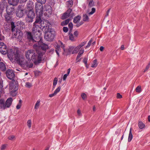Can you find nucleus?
Masks as SVG:
<instances>
[{"mask_svg":"<svg viewBox=\"0 0 150 150\" xmlns=\"http://www.w3.org/2000/svg\"><path fill=\"white\" fill-rule=\"evenodd\" d=\"M68 75L67 74H65L64 76H63V80L64 81L67 78V77L68 76Z\"/></svg>","mask_w":150,"mask_h":150,"instance_id":"53","label":"nucleus"},{"mask_svg":"<svg viewBox=\"0 0 150 150\" xmlns=\"http://www.w3.org/2000/svg\"><path fill=\"white\" fill-rule=\"evenodd\" d=\"M96 11V8H91V11L88 13V15H91L93 14Z\"/></svg>","mask_w":150,"mask_h":150,"instance_id":"34","label":"nucleus"},{"mask_svg":"<svg viewBox=\"0 0 150 150\" xmlns=\"http://www.w3.org/2000/svg\"><path fill=\"white\" fill-rule=\"evenodd\" d=\"M8 139L9 140H15L16 139V137L14 135H11L8 137Z\"/></svg>","mask_w":150,"mask_h":150,"instance_id":"39","label":"nucleus"},{"mask_svg":"<svg viewBox=\"0 0 150 150\" xmlns=\"http://www.w3.org/2000/svg\"><path fill=\"white\" fill-rule=\"evenodd\" d=\"M81 96L82 99L83 100L86 99L87 97L86 94L84 93H83L81 94Z\"/></svg>","mask_w":150,"mask_h":150,"instance_id":"40","label":"nucleus"},{"mask_svg":"<svg viewBox=\"0 0 150 150\" xmlns=\"http://www.w3.org/2000/svg\"><path fill=\"white\" fill-rule=\"evenodd\" d=\"M132 128H130V129L129 133L128 136V141L130 142L132 140L133 138V135L132 133Z\"/></svg>","mask_w":150,"mask_h":150,"instance_id":"22","label":"nucleus"},{"mask_svg":"<svg viewBox=\"0 0 150 150\" xmlns=\"http://www.w3.org/2000/svg\"><path fill=\"white\" fill-rule=\"evenodd\" d=\"M138 126L139 128L140 129H144L145 127V124L142 121L139 122Z\"/></svg>","mask_w":150,"mask_h":150,"instance_id":"19","label":"nucleus"},{"mask_svg":"<svg viewBox=\"0 0 150 150\" xmlns=\"http://www.w3.org/2000/svg\"><path fill=\"white\" fill-rule=\"evenodd\" d=\"M148 120L149 122H150V116H149L148 117Z\"/></svg>","mask_w":150,"mask_h":150,"instance_id":"64","label":"nucleus"},{"mask_svg":"<svg viewBox=\"0 0 150 150\" xmlns=\"http://www.w3.org/2000/svg\"><path fill=\"white\" fill-rule=\"evenodd\" d=\"M81 17L80 16H78L75 17L74 20V22L75 23H76L79 22V20H80Z\"/></svg>","mask_w":150,"mask_h":150,"instance_id":"26","label":"nucleus"},{"mask_svg":"<svg viewBox=\"0 0 150 150\" xmlns=\"http://www.w3.org/2000/svg\"><path fill=\"white\" fill-rule=\"evenodd\" d=\"M34 47L36 51L32 50H28L25 52V56L27 59H31L35 64H37L41 62L42 56L44 53L40 50L41 49L45 50L48 48V46L40 40L37 44L34 45Z\"/></svg>","mask_w":150,"mask_h":150,"instance_id":"1","label":"nucleus"},{"mask_svg":"<svg viewBox=\"0 0 150 150\" xmlns=\"http://www.w3.org/2000/svg\"><path fill=\"white\" fill-rule=\"evenodd\" d=\"M13 101V99L11 98H8L6 101L5 104L6 108H9L11 105Z\"/></svg>","mask_w":150,"mask_h":150,"instance_id":"13","label":"nucleus"},{"mask_svg":"<svg viewBox=\"0 0 150 150\" xmlns=\"http://www.w3.org/2000/svg\"><path fill=\"white\" fill-rule=\"evenodd\" d=\"M117 98H122V96L119 93H117Z\"/></svg>","mask_w":150,"mask_h":150,"instance_id":"48","label":"nucleus"},{"mask_svg":"<svg viewBox=\"0 0 150 150\" xmlns=\"http://www.w3.org/2000/svg\"><path fill=\"white\" fill-rule=\"evenodd\" d=\"M149 66H147L146 68V69L144 70V72H146L147 70L149 69Z\"/></svg>","mask_w":150,"mask_h":150,"instance_id":"56","label":"nucleus"},{"mask_svg":"<svg viewBox=\"0 0 150 150\" xmlns=\"http://www.w3.org/2000/svg\"><path fill=\"white\" fill-rule=\"evenodd\" d=\"M40 99H38L37 101L34 106L35 109L37 110L39 108L40 105Z\"/></svg>","mask_w":150,"mask_h":150,"instance_id":"20","label":"nucleus"},{"mask_svg":"<svg viewBox=\"0 0 150 150\" xmlns=\"http://www.w3.org/2000/svg\"><path fill=\"white\" fill-rule=\"evenodd\" d=\"M43 23L45 24V25H42V26L45 28V38L47 41H51L54 38V31L52 29L51 24L48 21H45Z\"/></svg>","mask_w":150,"mask_h":150,"instance_id":"4","label":"nucleus"},{"mask_svg":"<svg viewBox=\"0 0 150 150\" xmlns=\"http://www.w3.org/2000/svg\"><path fill=\"white\" fill-rule=\"evenodd\" d=\"M9 91L11 95L13 96H15L16 95V91L18 90L17 85L12 82L9 83Z\"/></svg>","mask_w":150,"mask_h":150,"instance_id":"6","label":"nucleus"},{"mask_svg":"<svg viewBox=\"0 0 150 150\" xmlns=\"http://www.w3.org/2000/svg\"><path fill=\"white\" fill-rule=\"evenodd\" d=\"M89 19V18L88 16L86 14L84 15L83 17V21H88Z\"/></svg>","mask_w":150,"mask_h":150,"instance_id":"31","label":"nucleus"},{"mask_svg":"<svg viewBox=\"0 0 150 150\" xmlns=\"http://www.w3.org/2000/svg\"><path fill=\"white\" fill-rule=\"evenodd\" d=\"M27 37L28 39L30 41H32L33 42H34V40L33 39L32 36L30 32L27 33Z\"/></svg>","mask_w":150,"mask_h":150,"instance_id":"24","label":"nucleus"},{"mask_svg":"<svg viewBox=\"0 0 150 150\" xmlns=\"http://www.w3.org/2000/svg\"><path fill=\"white\" fill-rule=\"evenodd\" d=\"M78 115L79 116H80L81 115V110L79 109H78L77 111Z\"/></svg>","mask_w":150,"mask_h":150,"instance_id":"52","label":"nucleus"},{"mask_svg":"<svg viewBox=\"0 0 150 150\" xmlns=\"http://www.w3.org/2000/svg\"><path fill=\"white\" fill-rule=\"evenodd\" d=\"M56 95L54 93L52 94H50L49 95V97H52Z\"/></svg>","mask_w":150,"mask_h":150,"instance_id":"55","label":"nucleus"},{"mask_svg":"<svg viewBox=\"0 0 150 150\" xmlns=\"http://www.w3.org/2000/svg\"><path fill=\"white\" fill-rule=\"evenodd\" d=\"M86 42L84 41L81 42L80 44L78 46L79 47V48L80 49V48L84 46L85 44H86Z\"/></svg>","mask_w":150,"mask_h":150,"instance_id":"37","label":"nucleus"},{"mask_svg":"<svg viewBox=\"0 0 150 150\" xmlns=\"http://www.w3.org/2000/svg\"><path fill=\"white\" fill-rule=\"evenodd\" d=\"M71 10L69 9L67 10L66 12L64 13L62 17V19H64L69 16V14L71 12Z\"/></svg>","mask_w":150,"mask_h":150,"instance_id":"15","label":"nucleus"},{"mask_svg":"<svg viewBox=\"0 0 150 150\" xmlns=\"http://www.w3.org/2000/svg\"><path fill=\"white\" fill-rule=\"evenodd\" d=\"M37 0L38 1V2H39V3L41 4H39V5H38V4L36 5V6L37 5H41L42 6V4H45L46 1V0Z\"/></svg>","mask_w":150,"mask_h":150,"instance_id":"35","label":"nucleus"},{"mask_svg":"<svg viewBox=\"0 0 150 150\" xmlns=\"http://www.w3.org/2000/svg\"><path fill=\"white\" fill-rule=\"evenodd\" d=\"M33 3L32 2L29 1L28 2L27 8L25 11H27L28 10H33Z\"/></svg>","mask_w":150,"mask_h":150,"instance_id":"16","label":"nucleus"},{"mask_svg":"<svg viewBox=\"0 0 150 150\" xmlns=\"http://www.w3.org/2000/svg\"><path fill=\"white\" fill-rule=\"evenodd\" d=\"M9 58L10 60L13 62L16 61L23 68H32L33 66V64L30 59L28 61L25 60L23 56L22 55H20L17 53L14 54L12 56L9 55Z\"/></svg>","mask_w":150,"mask_h":150,"instance_id":"3","label":"nucleus"},{"mask_svg":"<svg viewBox=\"0 0 150 150\" xmlns=\"http://www.w3.org/2000/svg\"><path fill=\"white\" fill-rule=\"evenodd\" d=\"M68 26L69 28H70L71 30L72 29L73 26L72 23H69Z\"/></svg>","mask_w":150,"mask_h":150,"instance_id":"51","label":"nucleus"},{"mask_svg":"<svg viewBox=\"0 0 150 150\" xmlns=\"http://www.w3.org/2000/svg\"><path fill=\"white\" fill-rule=\"evenodd\" d=\"M76 37H75L72 34H69V38L70 40L72 41H74L76 40Z\"/></svg>","mask_w":150,"mask_h":150,"instance_id":"25","label":"nucleus"},{"mask_svg":"<svg viewBox=\"0 0 150 150\" xmlns=\"http://www.w3.org/2000/svg\"><path fill=\"white\" fill-rule=\"evenodd\" d=\"M27 0H19L20 3H22L26 2Z\"/></svg>","mask_w":150,"mask_h":150,"instance_id":"59","label":"nucleus"},{"mask_svg":"<svg viewBox=\"0 0 150 150\" xmlns=\"http://www.w3.org/2000/svg\"><path fill=\"white\" fill-rule=\"evenodd\" d=\"M11 24L13 38H15L20 40L23 36L22 32L20 30L15 28V27L13 22H11Z\"/></svg>","mask_w":150,"mask_h":150,"instance_id":"5","label":"nucleus"},{"mask_svg":"<svg viewBox=\"0 0 150 150\" xmlns=\"http://www.w3.org/2000/svg\"><path fill=\"white\" fill-rule=\"evenodd\" d=\"M27 125L29 129H30L32 125V121L31 120H29L27 122Z\"/></svg>","mask_w":150,"mask_h":150,"instance_id":"27","label":"nucleus"},{"mask_svg":"<svg viewBox=\"0 0 150 150\" xmlns=\"http://www.w3.org/2000/svg\"><path fill=\"white\" fill-rule=\"evenodd\" d=\"M7 146L6 144H3L2 145L1 147V150H4L5 149Z\"/></svg>","mask_w":150,"mask_h":150,"instance_id":"45","label":"nucleus"},{"mask_svg":"<svg viewBox=\"0 0 150 150\" xmlns=\"http://www.w3.org/2000/svg\"><path fill=\"white\" fill-rule=\"evenodd\" d=\"M70 68L68 69L67 70V73L66 74H67L68 75L70 72Z\"/></svg>","mask_w":150,"mask_h":150,"instance_id":"60","label":"nucleus"},{"mask_svg":"<svg viewBox=\"0 0 150 150\" xmlns=\"http://www.w3.org/2000/svg\"><path fill=\"white\" fill-rule=\"evenodd\" d=\"M60 47L62 48L64 50V45L61 42L59 41L56 47V50H55L56 52L58 55H59V52L61 50Z\"/></svg>","mask_w":150,"mask_h":150,"instance_id":"12","label":"nucleus"},{"mask_svg":"<svg viewBox=\"0 0 150 150\" xmlns=\"http://www.w3.org/2000/svg\"><path fill=\"white\" fill-rule=\"evenodd\" d=\"M23 11L24 10L23 9L19 8L16 13L17 16L19 17H22L24 14L23 13Z\"/></svg>","mask_w":150,"mask_h":150,"instance_id":"14","label":"nucleus"},{"mask_svg":"<svg viewBox=\"0 0 150 150\" xmlns=\"http://www.w3.org/2000/svg\"><path fill=\"white\" fill-rule=\"evenodd\" d=\"M6 11L8 15L13 14L14 12V6L11 5H8L6 7Z\"/></svg>","mask_w":150,"mask_h":150,"instance_id":"11","label":"nucleus"},{"mask_svg":"<svg viewBox=\"0 0 150 150\" xmlns=\"http://www.w3.org/2000/svg\"><path fill=\"white\" fill-rule=\"evenodd\" d=\"M120 49L122 50H123L125 49V46L124 45H121L120 47Z\"/></svg>","mask_w":150,"mask_h":150,"instance_id":"57","label":"nucleus"},{"mask_svg":"<svg viewBox=\"0 0 150 150\" xmlns=\"http://www.w3.org/2000/svg\"><path fill=\"white\" fill-rule=\"evenodd\" d=\"M80 49L78 46L75 47L74 46H70L69 49V52L72 54H76Z\"/></svg>","mask_w":150,"mask_h":150,"instance_id":"9","label":"nucleus"},{"mask_svg":"<svg viewBox=\"0 0 150 150\" xmlns=\"http://www.w3.org/2000/svg\"><path fill=\"white\" fill-rule=\"evenodd\" d=\"M98 63L97 60H94L91 63V67H96L98 65Z\"/></svg>","mask_w":150,"mask_h":150,"instance_id":"23","label":"nucleus"},{"mask_svg":"<svg viewBox=\"0 0 150 150\" xmlns=\"http://www.w3.org/2000/svg\"><path fill=\"white\" fill-rule=\"evenodd\" d=\"M57 78L55 77L54 79L53 85V89L55 88L56 84H57Z\"/></svg>","mask_w":150,"mask_h":150,"instance_id":"29","label":"nucleus"},{"mask_svg":"<svg viewBox=\"0 0 150 150\" xmlns=\"http://www.w3.org/2000/svg\"><path fill=\"white\" fill-rule=\"evenodd\" d=\"M22 101L20 100L19 101V102L16 106V108L17 109H19L21 106Z\"/></svg>","mask_w":150,"mask_h":150,"instance_id":"33","label":"nucleus"},{"mask_svg":"<svg viewBox=\"0 0 150 150\" xmlns=\"http://www.w3.org/2000/svg\"><path fill=\"white\" fill-rule=\"evenodd\" d=\"M93 111L96 110V107L95 106H93Z\"/></svg>","mask_w":150,"mask_h":150,"instance_id":"63","label":"nucleus"},{"mask_svg":"<svg viewBox=\"0 0 150 150\" xmlns=\"http://www.w3.org/2000/svg\"><path fill=\"white\" fill-rule=\"evenodd\" d=\"M83 52L84 49L83 48H81L80 49L78 54L81 55L83 53Z\"/></svg>","mask_w":150,"mask_h":150,"instance_id":"46","label":"nucleus"},{"mask_svg":"<svg viewBox=\"0 0 150 150\" xmlns=\"http://www.w3.org/2000/svg\"><path fill=\"white\" fill-rule=\"evenodd\" d=\"M27 13V18H26L27 21L28 22H31L33 21V19L35 17V13L33 10H28L27 11H25Z\"/></svg>","mask_w":150,"mask_h":150,"instance_id":"8","label":"nucleus"},{"mask_svg":"<svg viewBox=\"0 0 150 150\" xmlns=\"http://www.w3.org/2000/svg\"><path fill=\"white\" fill-rule=\"evenodd\" d=\"M0 52L3 54L8 53V57L9 55L12 56L14 54H16L17 53H18V52L16 51V52H14L13 54L11 53H11L10 54L9 52L7 50L6 46L3 42L0 43Z\"/></svg>","mask_w":150,"mask_h":150,"instance_id":"7","label":"nucleus"},{"mask_svg":"<svg viewBox=\"0 0 150 150\" xmlns=\"http://www.w3.org/2000/svg\"><path fill=\"white\" fill-rule=\"evenodd\" d=\"M6 74L7 77L10 79H13L15 77V74L13 70L11 69H8L6 72Z\"/></svg>","mask_w":150,"mask_h":150,"instance_id":"10","label":"nucleus"},{"mask_svg":"<svg viewBox=\"0 0 150 150\" xmlns=\"http://www.w3.org/2000/svg\"><path fill=\"white\" fill-rule=\"evenodd\" d=\"M110 9H109L107 11V13H107L106 16H108V15L110 11Z\"/></svg>","mask_w":150,"mask_h":150,"instance_id":"61","label":"nucleus"},{"mask_svg":"<svg viewBox=\"0 0 150 150\" xmlns=\"http://www.w3.org/2000/svg\"><path fill=\"white\" fill-rule=\"evenodd\" d=\"M19 0H8V3L9 5L13 6H16L18 3Z\"/></svg>","mask_w":150,"mask_h":150,"instance_id":"17","label":"nucleus"},{"mask_svg":"<svg viewBox=\"0 0 150 150\" xmlns=\"http://www.w3.org/2000/svg\"><path fill=\"white\" fill-rule=\"evenodd\" d=\"M81 56V55L79 54H78V55L77 56V57H76V60H78L77 62H79L80 61V59H79V58Z\"/></svg>","mask_w":150,"mask_h":150,"instance_id":"50","label":"nucleus"},{"mask_svg":"<svg viewBox=\"0 0 150 150\" xmlns=\"http://www.w3.org/2000/svg\"><path fill=\"white\" fill-rule=\"evenodd\" d=\"M92 42V39H91L88 43V44L87 45V46H86V47H85V48H87L88 47H89L90 46Z\"/></svg>","mask_w":150,"mask_h":150,"instance_id":"42","label":"nucleus"},{"mask_svg":"<svg viewBox=\"0 0 150 150\" xmlns=\"http://www.w3.org/2000/svg\"><path fill=\"white\" fill-rule=\"evenodd\" d=\"M83 24V23H81L80 24H77V25H76V26L78 27V26H79L80 25H82V24Z\"/></svg>","mask_w":150,"mask_h":150,"instance_id":"62","label":"nucleus"},{"mask_svg":"<svg viewBox=\"0 0 150 150\" xmlns=\"http://www.w3.org/2000/svg\"><path fill=\"white\" fill-rule=\"evenodd\" d=\"M70 19H68L66 20L65 21L62 22L61 23V24L62 25H67L69 22Z\"/></svg>","mask_w":150,"mask_h":150,"instance_id":"28","label":"nucleus"},{"mask_svg":"<svg viewBox=\"0 0 150 150\" xmlns=\"http://www.w3.org/2000/svg\"><path fill=\"white\" fill-rule=\"evenodd\" d=\"M9 15H7L5 16V19L6 20L8 21H10L11 19V17L9 16Z\"/></svg>","mask_w":150,"mask_h":150,"instance_id":"44","label":"nucleus"},{"mask_svg":"<svg viewBox=\"0 0 150 150\" xmlns=\"http://www.w3.org/2000/svg\"><path fill=\"white\" fill-rule=\"evenodd\" d=\"M61 87L60 86H59L54 91V93L56 95L57 93L59 92V91H60V90L61 89Z\"/></svg>","mask_w":150,"mask_h":150,"instance_id":"36","label":"nucleus"},{"mask_svg":"<svg viewBox=\"0 0 150 150\" xmlns=\"http://www.w3.org/2000/svg\"><path fill=\"white\" fill-rule=\"evenodd\" d=\"M79 33L77 31H75L74 32V35L76 38L77 37Z\"/></svg>","mask_w":150,"mask_h":150,"instance_id":"47","label":"nucleus"},{"mask_svg":"<svg viewBox=\"0 0 150 150\" xmlns=\"http://www.w3.org/2000/svg\"><path fill=\"white\" fill-rule=\"evenodd\" d=\"M63 29L64 31L66 33L68 31V29L67 27H64Z\"/></svg>","mask_w":150,"mask_h":150,"instance_id":"49","label":"nucleus"},{"mask_svg":"<svg viewBox=\"0 0 150 150\" xmlns=\"http://www.w3.org/2000/svg\"><path fill=\"white\" fill-rule=\"evenodd\" d=\"M83 62L84 63L86 67V68L88 67V66L87 65V60L86 58H84L83 60Z\"/></svg>","mask_w":150,"mask_h":150,"instance_id":"43","label":"nucleus"},{"mask_svg":"<svg viewBox=\"0 0 150 150\" xmlns=\"http://www.w3.org/2000/svg\"><path fill=\"white\" fill-rule=\"evenodd\" d=\"M135 91L137 92L140 93L142 91L141 87L140 86H139L137 87L135 89Z\"/></svg>","mask_w":150,"mask_h":150,"instance_id":"30","label":"nucleus"},{"mask_svg":"<svg viewBox=\"0 0 150 150\" xmlns=\"http://www.w3.org/2000/svg\"><path fill=\"white\" fill-rule=\"evenodd\" d=\"M32 86V85L31 83L28 82H27L26 83L25 86L26 87L30 88Z\"/></svg>","mask_w":150,"mask_h":150,"instance_id":"38","label":"nucleus"},{"mask_svg":"<svg viewBox=\"0 0 150 150\" xmlns=\"http://www.w3.org/2000/svg\"><path fill=\"white\" fill-rule=\"evenodd\" d=\"M0 108L3 109L6 108L5 102L3 99L0 100Z\"/></svg>","mask_w":150,"mask_h":150,"instance_id":"18","label":"nucleus"},{"mask_svg":"<svg viewBox=\"0 0 150 150\" xmlns=\"http://www.w3.org/2000/svg\"><path fill=\"white\" fill-rule=\"evenodd\" d=\"M104 49V47L103 46H101L100 48V50L101 51H102Z\"/></svg>","mask_w":150,"mask_h":150,"instance_id":"58","label":"nucleus"},{"mask_svg":"<svg viewBox=\"0 0 150 150\" xmlns=\"http://www.w3.org/2000/svg\"><path fill=\"white\" fill-rule=\"evenodd\" d=\"M42 9L43 6L41 5L36 6V13L39 17L37 18L35 21L33 23L32 32L36 39H40L41 35L40 29L42 27H43L42 25H45L43 22L45 21H42L40 17L42 15Z\"/></svg>","mask_w":150,"mask_h":150,"instance_id":"2","label":"nucleus"},{"mask_svg":"<svg viewBox=\"0 0 150 150\" xmlns=\"http://www.w3.org/2000/svg\"><path fill=\"white\" fill-rule=\"evenodd\" d=\"M6 69V67L5 64L2 62H0V70L1 71H5Z\"/></svg>","mask_w":150,"mask_h":150,"instance_id":"21","label":"nucleus"},{"mask_svg":"<svg viewBox=\"0 0 150 150\" xmlns=\"http://www.w3.org/2000/svg\"><path fill=\"white\" fill-rule=\"evenodd\" d=\"M67 4L69 7H71L73 5V1L72 0H69L67 2Z\"/></svg>","mask_w":150,"mask_h":150,"instance_id":"32","label":"nucleus"},{"mask_svg":"<svg viewBox=\"0 0 150 150\" xmlns=\"http://www.w3.org/2000/svg\"><path fill=\"white\" fill-rule=\"evenodd\" d=\"M93 0H87L89 6H91L93 5Z\"/></svg>","mask_w":150,"mask_h":150,"instance_id":"41","label":"nucleus"},{"mask_svg":"<svg viewBox=\"0 0 150 150\" xmlns=\"http://www.w3.org/2000/svg\"><path fill=\"white\" fill-rule=\"evenodd\" d=\"M20 23H21V25H22V27H21L20 28L21 29H23L25 27V25H24V23L21 22H20Z\"/></svg>","mask_w":150,"mask_h":150,"instance_id":"54","label":"nucleus"}]
</instances>
